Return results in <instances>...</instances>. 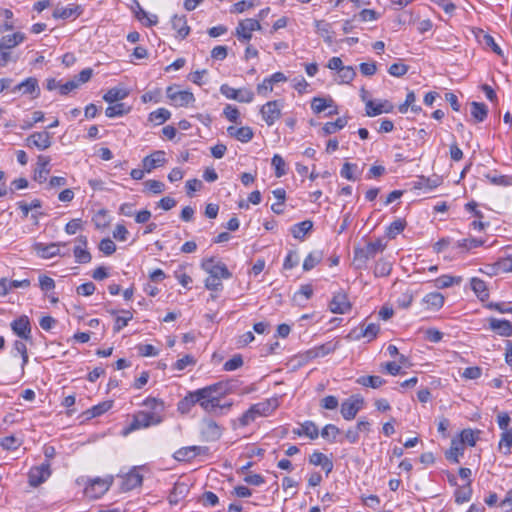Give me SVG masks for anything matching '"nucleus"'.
<instances>
[{"label":"nucleus","instance_id":"f257e3e1","mask_svg":"<svg viewBox=\"0 0 512 512\" xmlns=\"http://www.w3.org/2000/svg\"><path fill=\"white\" fill-rule=\"evenodd\" d=\"M220 384H211L203 388L190 391L177 404V411L186 415L191 412L192 408L198 404L205 412L214 413L218 405L217 396L222 389Z\"/></svg>","mask_w":512,"mask_h":512},{"label":"nucleus","instance_id":"f03ea898","mask_svg":"<svg viewBox=\"0 0 512 512\" xmlns=\"http://www.w3.org/2000/svg\"><path fill=\"white\" fill-rule=\"evenodd\" d=\"M144 406L151 408L152 412L138 411L133 414L132 421L122 430V435L127 436L133 431L139 429L149 428L162 423L163 416L161 412L164 408V403L156 398L148 397L143 402Z\"/></svg>","mask_w":512,"mask_h":512},{"label":"nucleus","instance_id":"7ed1b4c3","mask_svg":"<svg viewBox=\"0 0 512 512\" xmlns=\"http://www.w3.org/2000/svg\"><path fill=\"white\" fill-rule=\"evenodd\" d=\"M276 408V399H266L264 401L255 403L251 405L250 408L238 418V425L240 427H246L259 417H266L271 415Z\"/></svg>","mask_w":512,"mask_h":512},{"label":"nucleus","instance_id":"20e7f679","mask_svg":"<svg viewBox=\"0 0 512 512\" xmlns=\"http://www.w3.org/2000/svg\"><path fill=\"white\" fill-rule=\"evenodd\" d=\"M385 247L386 244L381 239L368 242L365 247H355L353 251V264L355 268L358 270L367 268L368 260L382 252Z\"/></svg>","mask_w":512,"mask_h":512},{"label":"nucleus","instance_id":"39448f33","mask_svg":"<svg viewBox=\"0 0 512 512\" xmlns=\"http://www.w3.org/2000/svg\"><path fill=\"white\" fill-rule=\"evenodd\" d=\"M261 28L262 26L257 19L241 20L235 29V36L240 42L248 43L252 39V32L261 30Z\"/></svg>","mask_w":512,"mask_h":512},{"label":"nucleus","instance_id":"423d86ee","mask_svg":"<svg viewBox=\"0 0 512 512\" xmlns=\"http://www.w3.org/2000/svg\"><path fill=\"white\" fill-rule=\"evenodd\" d=\"M202 269L219 279H229L232 277V273L229 271L225 263L220 260H216L214 257L205 259L201 264Z\"/></svg>","mask_w":512,"mask_h":512},{"label":"nucleus","instance_id":"0eeeda50","mask_svg":"<svg viewBox=\"0 0 512 512\" xmlns=\"http://www.w3.org/2000/svg\"><path fill=\"white\" fill-rule=\"evenodd\" d=\"M61 246H66L65 242H56V243H42V242H36L33 245V250L36 252V254L43 259H50L55 256H69L68 252L62 253L60 250Z\"/></svg>","mask_w":512,"mask_h":512},{"label":"nucleus","instance_id":"6e6552de","mask_svg":"<svg viewBox=\"0 0 512 512\" xmlns=\"http://www.w3.org/2000/svg\"><path fill=\"white\" fill-rule=\"evenodd\" d=\"M223 433V428L216 421L210 418H204L201 422L200 436L205 442L218 441Z\"/></svg>","mask_w":512,"mask_h":512},{"label":"nucleus","instance_id":"1a4fd4ad","mask_svg":"<svg viewBox=\"0 0 512 512\" xmlns=\"http://www.w3.org/2000/svg\"><path fill=\"white\" fill-rule=\"evenodd\" d=\"M364 399L360 395H353L341 404V415L347 420H353L357 413L363 408Z\"/></svg>","mask_w":512,"mask_h":512},{"label":"nucleus","instance_id":"9d476101","mask_svg":"<svg viewBox=\"0 0 512 512\" xmlns=\"http://www.w3.org/2000/svg\"><path fill=\"white\" fill-rule=\"evenodd\" d=\"M282 104L278 100L268 101L265 103L261 109L260 114L262 119L268 126H272L275 124L277 120L281 118L282 112Z\"/></svg>","mask_w":512,"mask_h":512},{"label":"nucleus","instance_id":"9b49d317","mask_svg":"<svg viewBox=\"0 0 512 512\" xmlns=\"http://www.w3.org/2000/svg\"><path fill=\"white\" fill-rule=\"evenodd\" d=\"M112 481L108 479L95 478L85 487V495L92 499H98L104 495L110 488Z\"/></svg>","mask_w":512,"mask_h":512},{"label":"nucleus","instance_id":"f8f14e48","mask_svg":"<svg viewBox=\"0 0 512 512\" xmlns=\"http://www.w3.org/2000/svg\"><path fill=\"white\" fill-rule=\"evenodd\" d=\"M220 92L228 99L236 100L242 103H251L254 99V93L249 89H235L227 84L220 87Z\"/></svg>","mask_w":512,"mask_h":512},{"label":"nucleus","instance_id":"ddd939ff","mask_svg":"<svg viewBox=\"0 0 512 512\" xmlns=\"http://www.w3.org/2000/svg\"><path fill=\"white\" fill-rule=\"evenodd\" d=\"M166 95L177 107H185L195 102L192 92L187 90L180 91L173 86L167 87Z\"/></svg>","mask_w":512,"mask_h":512},{"label":"nucleus","instance_id":"4468645a","mask_svg":"<svg viewBox=\"0 0 512 512\" xmlns=\"http://www.w3.org/2000/svg\"><path fill=\"white\" fill-rule=\"evenodd\" d=\"M12 93H20L21 95H30L37 98L40 95L38 80L35 77H28L21 83L11 88Z\"/></svg>","mask_w":512,"mask_h":512},{"label":"nucleus","instance_id":"2eb2a0df","mask_svg":"<svg viewBox=\"0 0 512 512\" xmlns=\"http://www.w3.org/2000/svg\"><path fill=\"white\" fill-rule=\"evenodd\" d=\"M11 329L15 335L26 341H31V323L30 319L26 315H22L10 324Z\"/></svg>","mask_w":512,"mask_h":512},{"label":"nucleus","instance_id":"dca6fc26","mask_svg":"<svg viewBox=\"0 0 512 512\" xmlns=\"http://www.w3.org/2000/svg\"><path fill=\"white\" fill-rule=\"evenodd\" d=\"M51 475L49 462L43 463L38 467H34L28 474L29 484L32 487H37L45 482Z\"/></svg>","mask_w":512,"mask_h":512},{"label":"nucleus","instance_id":"f3484780","mask_svg":"<svg viewBox=\"0 0 512 512\" xmlns=\"http://www.w3.org/2000/svg\"><path fill=\"white\" fill-rule=\"evenodd\" d=\"M143 482V476L136 467L132 468L127 474L121 477L120 489L123 492L131 491L140 487Z\"/></svg>","mask_w":512,"mask_h":512},{"label":"nucleus","instance_id":"a211bd4d","mask_svg":"<svg viewBox=\"0 0 512 512\" xmlns=\"http://www.w3.org/2000/svg\"><path fill=\"white\" fill-rule=\"evenodd\" d=\"M52 144L51 135L47 131L34 132L26 139V146L36 147L39 150H46Z\"/></svg>","mask_w":512,"mask_h":512},{"label":"nucleus","instance_id":"6ab92c4d","mask_svg":"<svg viewBox=\"0 0 512 512\" xmlns=\"http://www.w3.org/2000/svg\"><path fill=\"white\" fill-rule=\"evenodd\" d=\"M329 309L335 314H345L351 310V303L349 302L347 295L340 291L334 294L329 303Z\"/></svg>","mask_w":512,"mask_h":512},{"label":"nucleus","instance_id":"aec40b11","mask_svg":"<svg viewBox=\"0 0 512 512\" xmlns=\"http://www.w3.org/2000/svg\"><path fill=\"white\" fill-rule=\"evenodd\" d=\"M166 153L163 150H157L151 153L150 155H147L142 160L143 168L147 173H150L152 170L163 166L166 164Z\"/></svg>","mask_w":512,"mask_h":512},{"label":"nucleus","instance_id":"412c9836","mask_svg":"<svg viewBox=\"0 0 512 512\" xmlns=\"http://www.w3.org/2000/svg\"><path fill=\"white\" fill-rule=\"evenodd\" d=\"M76 241L79 243V245L75 246L73 249L75 261L80 264H87V263L91 262L92 255L86 249L87 244H88L87 237L84 235H80L76 238Z\"/></svg>","mask_w":512,"mask_h":512},{"label":"nucleus","instance_id":"4be33fe9","mask_svg":"<svg viewBox=\"0 0 512 512\" xmlns=\"http://www.w3.org/2000/svg\"><path fill=\"white\" fill-rule=\"evenodd\" d=\"M366 115L369 117L378 116L382 113H391L394 110V105L388 100L376 103L373 100L366 102Z\"/></svg>","mask_w":512,"mask_h":512},{"label":"nucleus","instance_id":"5701e85b","mask_svg":"<svg viewBox=\"0 0 512 512\" xmlns=\"http://www.w3.org/2000/svg\"><path fill=\"white\" fill-rule=\"evenodd\" d=\"M338 348V341H328L324 344L315 346L305 352L307 359L312 360L318 357H324Z\"/></svg>","mask_w":512,"mask_h":512},{"label":"nucleus","instance_id":"b1692460","mask_svg":"<svg viewBox=\"0 0 512 512\" xmlns=\"http://www.w3.org/2000/svg\"><path fill=\"white\" fill-rule=\"evenodd\" d=\"M489 328L502 337L512 336V323L506 319L489 318Z\"/></svg>","mask_w":512,"mask_h":512},{"label":"nucleus","instance_id":"393cba45","mask_svg":"<svg viewBox=\"0 0 512 512\" xmlns=\"http://www.w3.org/2000/svg\"><path fill=\"white\" fill-rule=\"evenodd\" d=\"M309 463L314 466H321L322 469L325 471L326 476H328L334 468L332 459H330L324 453L319 451H314L309 456Z\"/></svg>","mask_w":512,"mask_h":512},{"label":"nucleus","instance_id":"a878e982","mask_svg":"<svg viewBox=\"0 0 512 512\" xmlns=\"http://www.w3.org/2000/svg\"><path fill=\"white\" fill-rule=\"evenodd\" d=\"M227 134L230 137H233L242 143H247L251 141L254 137V132L252 128L249 126H243L240 128H236L235 126H229L227 128Z\"/></svg>","mask_w":512,"mask_h":512},{"label":"nucleus","instance_id":"bb28decb","mask_svg":"<svg viewBox=\"0 0 512 512\" xmlns=\"http://www.w3.org/2000/svg\"><path fill=\"white\" fill-rule=\"evenodd\" d=\"M50 164V157L39 155L37 158V169L34 173V179L39 183H43L47 180V175L50 170L48 168Z\"/></svg>","mask_w":512,"mask_h":512},{"label":"nucleus","instance_id":"cd10ccee","mask_svg":"<svg viewBox=\"0 0 512 512\" xmlns=\"http://www.w3.org/2000/svg\"><path fill=\"white\" fill-rule=\"evenodd\" d=\"M422 302L427 309L437 311L443 307L445 297L439 292H431L423 297Z\"/></svg>","mask_w":512,"mask_h":512},{"label":"nucleus","instance_id":"c85d7f7f","mask_svg":"<svg viewBox=\"0 0 512 512\" xmlns=\"http://www.w3.org/2000/svg\"><path fill=\"white\" fill-rule=\"evenodd\" d=\"M316 32L324 39L325 42L331 44L334 40V32L332 25L325 20H315Z\"/></svg>","mask_w":512,"mask_h":512},{"label":"nucleus","instance_id":"c756f323","mask_svg":"<svg viewBox=\"0 0 512 512\" xmlns=\"http://www.w3.org/2000/svg\"><path fill=\"white\" fill-rule=\"evenodd\" d=\"M464 454V446L458 439L451 440L450 448L445 452V457L452 463H459V457Z\"/></svg>","mask_w":512,"mask_h":512},{"label":"nucleus","instance_id":"7c9ffc66","mask_svg":"<svg viewBox=\"0 0 512 512\" xmlns=\"http://www.w3.org/2000/svg\"><path fill=\"white\" fill-rule=\"evenodd\" d=\"M172 28L177 31L178 37L181 39L186 38L190 33V27L187 25V20L184 15H174L171 19Z\"/></svg>","mask_w":512,"mask_h":512},{"label":"nucleus","instance_id":"2f4dec72","mask_svg":"<svg viewBox=\"0 0 512 512\" xmlns=\"http://www.w3.org/2000/svg\"><path fill=\"white\" fill-rule=\"evenodd\" d=\"M471 289L480 301H485L489 298L488 287L484 280L473 277L470 281Z\"/></svg>","mask_w":512,"mask_h":512},{"label":"nucleus","instance_id":"473e14b6","mask_svg":"<svg viewBox=\"0 0 512 512\" xmlns=\"http://www.w3.org/2000/svg\"><path fill=\"white\" fill-rule=\"evenodd\" d=\"M356 383L363 387L378 389L386 383V380L377 375H367L358 377Z\"/></svg>","mask_w":512,"mask_h":512},{"label":"nucleus","instance_id":"72a5a7b5","mask_svg":"<svg viewBox=\"0 0 512 512\" xmlns=\"http://www.w3.org/2000/svg\"><path fill=\"white\" fill-rule=\"evenodd\" d=\"M25 38V34L22 32H16L11 35H6L0 39V46L1 48L3 47L4 49L11 50L12 48L21 44L25 40Z\"/></svg>","mask_w":512,"mask_h":512},{"label":"nucleus","instance_id":"f704fd0d","mask_svg":"<svg viewBox=\"0 0 512 512\" xmlns=\"http://www.w3.org/2000/svg\"><path fill=\"white\" fill-rule=\"evenodd\" d=\"M81 13V8L78 5H70L68 7H57L53 12V17L56 19H68L70 17H77Z\"/></svg>","mask_w":512,"mask_h":512},{"label":"nucleus","instance_id":"c9c22d12","mask_svg":"<svg viewBox=\"0 0 512 512\" xmlns=\"http://www.w3.org/2000/svg\"><path fill=\"white\" fill-rule=\"evenodd\" d=\"M313 228V222L310 220H305L299 223L294 224L291 227V234L294 238L303 240L305 235L311 231Z\"/></svg>","mask_w":512,"mask_h":512},{"label":"nucleus","instance_id":"e433bc0d","mask_svg":"<svg viewBox=\"0 0 512 512\" xmlns=\"http://www.w3.org/2000/svg\"><path fill=\"white\" fill-rule=\"evenodd\" d=\"M334 106V100L331 97H314L311 101V109L315 114H320L327 108Z\"/></svg>","mask_w":512,"mask_h":512},{"label":"nucleus","instance_id":"4c0bfd02","mask_svg":"<svg viewBox=\"0 0 512 512\" xmlns=\"http://www.w3.org/2000/svg\"><path fill=\"white\" fill-rule=\"evenodd\" d=\"M492 274L512 272V256L501 257L491 266Z\"/></svg>","mask_w":512,"mask_h":512},{"label":"nucleus","instance_id":"58836bf2","mask_svg":"<svg viewBox=\"0 0 512 512\" xmlns=\"http://www.w3.org/2000/svg\"><path fill=\"white\" fill-rule=\"evenodd\" d=\"M348 123L347 117H339L334 122H327L322 127V132L324 136L331 135L336 133L337 131L343 129Z\"/></svg>","mask_w":512,"mask_h":512},{"label":"nucleus","instance_id":"ea45409f","mask_svg":"<svg viewBox=\"0 0 512 512\" xmlns=\"http://www.w3.org/2000/svg\"><path fill=\"white\" fill-rule=\"evenodd\" d=\"M454 497L457 504H463L470 501L472 497L471 480H469L466 485L458 487L454 492Z\"/></svg>","mask_w":512,"mask_h":512},{"label":"nucleus","instance_id":"a19ab883","mask_svg":"<svg viewBox=\"0 0 512 512\" xmlns=\"http://www.w3.org/2000/svg\"><path fill=\"white\" fill-rule=\"evenodd\" d=\"M323 259V252L320 250H316L313 252H310L303 262V270L304 271H310L312 270L316 265H318Z\"/></svg>","mask_w":512,"mask_h":512},{"label":"nucleus","instance_id":"79ce46f5","mask_svg":"<svg viewBox=\"0 0 512 512\" xmlns=\"http://www.w3.org/2000/svg\"><path fill=\"white\" fill-rule=\"evenodd\" d=\"M171 113L166 108H158L149 114V121L155 125H161L168 119H170Z\"/></svg>","mask_w":512,"mask_h":512},{"label":"nucleus","instance_id":"37998d69","mask_svg":"<svg viewBox=\"0 0 512 512\" xmlns=\"http://www.w3.org/2000/svg\"><path fill=\"white\" fill-rule=\"evenodd\" d=\"M128 95L127 91L121 88H111L103 96L104 101L114 103L123 100Z\"/></svg>","mask_w":512,"mask_h":512},{"label":"nucleus","instance_id":"c03bdc74","mask_svg":"<svg viewBox=\"0 0 512 512\" xmlns=\"http://www.w3.org/2000/svg\"><path fill=\"white\" fill-rule=\"evenodd\" d=\"M488 109L484 103L472 102L471 103V115L477 122H483L487 117Z\"/></svg>","mask_w":512,"mask_h":512},{"label":"nucleus","instance_id":"a18cd8bd","mask_svg":"<svg viewBox=\"0 0 512 512\" xmlns=\"http://www.w3.org/2000/svg\"><path fill=\"white\" fill-rule=\"evenodd\" d=\"M130 111V107H127L124 103H116L108 106L105 110V115L108 118L120 117L127 114Z\"/></svg>","mask_w":512,"mask_h":512},{"label":"nucleus","instance_id":"49530a36","mask_svg":"<svg viewBox=\"0 0 512 512\" xmlns=\"http://www.w3.org/2000/svg\"><path fill=\"white\" fill-rule=\"evenodd\" d=\"M113 406V401H104L101 402L95 406H93L91 409L86 411V414L88 415V418H94L99 417L108 410H110Z\"/></svg>","mask_w":512,"mask_h":512},{"label":"nucleus","instance_id":"de8ad7c7","mask_svg":"<svg viewBox=\"0 0 512 512\" xmlns=\"http://www.w3.org/2000/svg\"><path fill=\"white\" fill-rule=\"evenodd\" d=\"M392 264L386 259H379L374 267V275L376 277H386L391 273Z\"/></svg>","mask_w":512,"mask_h":512},{"label":"nucleus","instance_id":"09e8293b","mask_svg":"<svg viewBox=\"0 0 512 512\" xmlns=\"http://www.w3.org/2000/svg\"><path fill=\"white\" fill-rule=\"evenodd\" d=\"M461 277H453L450 275H442L435 279L434 284L438 289H444L451 287L453 284H459L461 282Z\"/></svg>","mask_w":512,"mask_h":512},{"label":"nucleus","instance_id":"8fccbe9b","mask_svg":"<svg viewBox=\"0 0 512 512\" xmlns=\"http://www.w3.org/2000/svg\"><path fill=\"white\" fill-rule=\"evenodd\" d=\"M271 164L274 167L275 176L277 178H280V177L286 175V173H287L286 163L281 155L275 154L272 157Z\"/></svg>","mask_w":512,"mask_h":512},{"label":"nucleus","instance_id":"3c124183","mask_svg":"<svg viewBox=\"0 0 512 512\" xmlns=\"http://www.w3.org/2000/svg\"><path fill=\"white\" fill-rule=\"evenodd\" d=\"M503 447L506 448V450L503 453L505 455H509L511 453L512 448V429L503 431L501 433L500 441L498 443V449L501 451Z\"/></svg>","mask_w":512,"mask_h":512},{"label":"nucleus","instance_id":"603ef678","mask_svg":"<svg viewBox=\"0 0 512 512\" xmlns=\"http://www.w3.org/2000/svg\"><path fill=\"white\" fill-rule=\"evenodd\" d=\"M406 227V221L404 219H397L393 221L387 228V236L390 239H394L400 234Z\"/></svg>","mask_w":512,"mask_h":512},{"label":"nucleus","instance_id":"864d4df0","mask_svg":"<svg viewBox=\"0 0 512 512\" xmlns=\"http://www.w3.org/2000/svg\"><path fill=\"white\" fill-rule=\"evenodd\" d=\"M216 384H220L222 385V389L219 391V392H223V393H220L219 395H216L217 396V402H218V405L216 406V409L217 408H220V409H224V410H230V408L232 407V402H226V403H221L220 400L222 397H224L225 395H227L230 390H231V386L228 382H223V381H220V382H217Z\"/></svg>","mask_w":512,"mask_h":512},{"label":"nucleus","instance_id":"5fc2aeb1","mask_svg":"<svg viewBox=\"0 0 512 512\" xmlns=\"http://www.w3.org/2000/svg\"><path fill=\"white\" fill-rule=\"evenodd\" d=\"M21 444L22 441L13 435L6 436L0 439V446L5 450H17L21 446Z\"/></svg>","mask_w":512,"mask_h":512},{"label":"nucleus","instance_id":"6e6d98bb","mask_svg":"<svg viewBox=\"0 0 512 512\" xmlns=\"http://www.w3.org/2000/svg\"><path fill=\"white\" fill-rule=\"evenodd\" d=\"M302 433L304 436H307L311 440L318 438L319 430L316 424L312 421H305L301 424Z\"/></svg>","mask_w":512,"mask_h":512},{"label":"nucleus","instance_id":"4d7b16f0","mask_svg":"<svg viewBox=\"0 0 512 512\" xmlns=\"http://www.w3.org/2000/svg\"><path fill=\"white\" fill-rule=\"evenodd\" d=\"M173 458L179 462H189L193 460L191 446L181 447L173 454Z\"/></svg>","mask_w":512,"mask_h":512},{"label":"nucleus","instance_id":"13d9d810","mask_svg":"<svg viewBox=\"0 0 512 512\" xmlns=\"http://www.w3.org/2000/svg\"><path fill=\"white\" fill-rule=\"evenodd\" d=\"M123 316H118L115 320L114 324V332L121 331L125 326L128 325V322L133 318V314L129 310H121Z\"/></svg>","mask_w":512,"mask_h":512},{"label":"nucleus","instance_id":"bf43d9fd","mask_svg":"<svg viewBox=\"0 0 512 512\" xmlns=\"http://www.w3.org/2000/svg\"><path fill=\"white\" fill-rule=\"evenodd\" d=\"M340 434V429L334 424H327L321 431V436L330 442H335L337 435Z\"/></svg>","mask_w":512,"mask_h":512},{"label":"nucleus","instance_id":"052dcab7","mask_svg":"<svg viewBox=\"0 0 512 512\" xmlns=\"http://www.w3.org/2000/svg\"><path fill=\"white\" fill-rule=\"evenodd\" d=\"M358 169L357 164L345 162L340 170V175L347 180L354 181L357 177L354 175V172Z\"/></svg>","mask_w":512,"mask_h":512},{"label":"nucleus","instance_id":"680f3d73","mask_svg":"<svg viewBox=\"0 0 512 512\" xmlns=\"http://www.w3.org/2000/svg\"><path fill=\"white\" fill-rule=\"evenodd\" d=\"M484 244V241L477 238L462 239L457 242V247L465 250L478 248Z\"/></svg>","mask_w":512,"mask_h":512},{"label":"nucleus","instance_id":"e2e57ef3","mask_svg":"<svg viewBox=\"0 0 512 512\" xmlns=\"http://www.w3.org/2000/svg\"><path fill=\"white\" fill-rule=\"evenodd\" d=\"M380 331V326L375 323L368 324L365 328L361 331V337L367 338L368 342L375 339Z\"/></svg>","mask_w":512,"mask_h":512},{"label":"nucleus","instance_id":"0e129e2a","mask_svg":"<svg viewBox=\"0 0 512 512\" xmlns=\"http://www.w3.org/2000/svg\"><path fill=\"white\" fill-rule=\"evenodd\" d=\"M195 364H196V359L192 355L187 354L184 357L178 359L173 364V369L182 371V370L186 369L187 366H193Z\"/></svg>","mask_w":512,"mask_h":512},{"label":"nucleus","instance_id":"69168bd1","mask_svg":"<svg viewBox=\"0 0 512 512\" xmlns=\"http://www.w3.org/2000/svg\"><path fill=\"white\" fill-rule=\"evenodd\" d=\"M458 441H461L462 445L468 444L469 446H475L477 437L471 429H464L460 432Z\"/></svg>","mask_w":512,"mask_h":512},{"label":"nucleus","instance_id":"338daca9","mask_svg":"<svg viewBox=\"0 0 512 512\" xmlns=\"http://www.w3.org/2000/svg\"><path fill=\"white\" fill-rule=\"evenodd\" d=\"M13 350L21 355L22 367H24L29 361L26 344L21 340H16L13 343Z\"/></svg>","mask_w":512,"mask_h":512},{"label":"nucleus","instance_id":"774afa93","mask_svg":"<svg viewBox=\"0 0 512 512\" xmlns=\"http://www.w3.org/2000/svg\"><path fill=\"white\" fill-rule=\"evenodd\" d=\"M339 73V77L343 83H350L356 76V71L352 66H343Z\"/></svg>","mask_w":512,"mask_h":512}]
</instances>
